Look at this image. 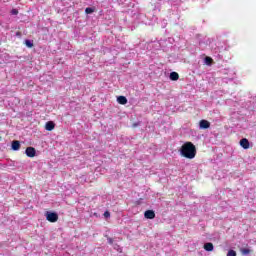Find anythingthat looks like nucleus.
Here are the masks:
<instances>
[{"instance_id":"nucleus-1","label":"nucleus","mask_w":256,"mask_h":256,"mask_svg":"<svg viewBox=\"0 0 256 256\" xmlns=\"http://www.w3.org/2000/svg\"><path fill=\"white\" fill-rule=\"evenodd\" d=\"M179 152L182 157H185V159H195L197 156V147H195L193 142H185L181 146Z\"/></svg>"},{"instance_id":"nucleus-2","label":"nucleus","mask_w":256,"mask_h":256,"mask_svg":"<svg viewBox=\"0 0 256 256\" xmlns=\"http://www.w3.org/2000/svg\"><path fill=\"white\" fill-rule=\"evenodd\" d=\"M45 217L49 223H57V221H59V214L56 212H46Z\"/></svg>"},{"instance_id":"nucleus-3","label":"nucleus","mask_w":256,"mask_h":256,"mask_svg":"<svg viewBox=\"0 0 256 256\" xmlns=\"http://www.w3.org/2000/svg\"><path fill=\"white\" fill-rule=\"evenodd\" d=\"M25 154L27 155V157L33 158L37 154V151L34 147H27L25 150Z\"/></svg>"},{"instance_id":"nucleus-4","label":"nucleus","mask_w":256,"mask_h":256,"mask_svg":"<svg viewBox=\"0 0 256 256\" xmlns=\"http://www.w3.org/2000/svg\"><path fill=\"white\" fill-rule=\"evenodd\" d=\"M199 127L200 129H209V127H211V122L207 120H200Z\"/></svg>"},{"instance_id":"nucleus-5","label":"nucleus","mask_w":256,"mask_h":256,"mask_svg":"<svg viewBox=\"0 0 256 256\" xmlns=\"http://www.w3.org/2000/svg\"><path fill=\"white\" fill-rule=\"evenodd\" d=\"M145 219H155V211L153 210H147L144 213Z\"/></svg>"},{"instance_id":"nucleus-6","label":"nucleus","mask_w":256,"mask_h":256,"mask_svg":"<svg viewBox=\"0 0 256 256\" xmlns=\"http://www.w3.org/2000/svg\"><path fill=\"white\" fill-rule=\"evenodd\" d=\"M12 149L13 151H19L21 149V142H19V140H14L12 142Z\"/></svg>"},{"instance_id":"nucleus-7","label":"nucleus","mask_w":256,"mask_h":256,"mask_svg":"<svg viewBox=\"0 0 256 256\" xmlns=\"http://www.w3.org/2000/svg\"><path fill=\"white\" fill-rule=\"evenodd\" d=\"M240 146L243 149H249V140L247 138H243L240 140Z\"/></svg>"},{"instance_id":"nucleus-8","label":"nucleus","mask_w":256,"mask_h":256,"mask_svg":"<svg viewBox=\"0 0 256 256\" xmlns=\"http://www.w3.org/2000/svg\"><path fill=\"white\" fill-rule=\"evenodd\" d=\"M45 129L46 131H53V129H55V122L53 121L47 122L45 125Z\"/></svg>"},{"instance_id":"nucleus-9","label":"nucleus","mask_w":256,"mask_h":256,"mask_svg":"<svg viewBox=\"0 0 256 256\" xmlns=\"http://www.w3.org/2000/svg\"><path fill=\"white\" fill-rule=\"evenodd\" d=\"M117 102L120 104V105H127V97L125 96H119L117 98Z\"/></svg>"},{"instance_id":"nucleus-10","label":"nucleus","mask_w":256,"mask_h":256,"mask_svg":"<svg viewBox=\"0 0 256 256\" xmlns=\"http://www.w3.org/2000/svg\"><path fill=\"white\" fill-rule=\"evenodd\" d=\"M170 80H171V81H179V73H177V72H171V73H170Z\"/></svg>"},{"instance_id":"nucleus-11","label":"nucleus","mask_w":256,"mask_h":256,"mask_svg":"<svg viewBox=\"0 0 256 256\" xmlns=\"http://www.w3.org/2000/svg\"><path fill=\"white\" fill-rule=\"evenodd\" d=\"M204 249H205V251H213V249H214L213 243L208 242V243L204 244Z\"/></svg>"},{"instance_id":"nucleus-12","label":"nucleus","mask_w":256,"mask_h":256,"mask_svg":"<svg viewBox=\"0 0 256 256\" xmlns=\"http://www.w3.org/2000/svg\"><path fill=\"white\" fill-rule=\"evenodd\" d=\"M95 12V9L91 8V7H87L85 9V14L86 15H91V13H94Z\"/></svg>"},{"instance_id":"nucleus-13","label":"nucleus","mask_w":256,"mask_h":256,"mask_svg":"<svg viewBox=\"0 0 256 256\" xmlns=\"http://www.w3.org/2000/svg\"><path fill=\"white\" fill-rule=\"evenodd\" d=\"M25 45L26 47H28L29 49H31L33 47V41L31 40H25Z\"/></svg>"},{"instance_id":"nucleus-14","label":"nucleus","mask_w":256,"mask_h":256,"mask_svg":"<svg viewBox=\"0 0 256 256\" xmlns=\"http://www.w3.org/2000/svg\"><path fill=\"white\" fill-rule=\"evenodd\" d=\"M241 253H242V255H249V253H251V250H250V249H247V248H243V249L241 250Z\"/></svg>"},{"instance_id":"nucleus-15","label":"nucleus","mask_w":256,"mask_h":256,"mask_svg":"<svg viewBox=\"0 0 256 256\" xmlns=\"http://www.w3.org/2000/svg\"><path fill=\"white\" fill-rule=\"evenodd\" d=\"M227 256H237V252L235 250H229Z\"/></svg>"},{"instance_id":"nucleus-16","label":"nucleus","mask_w":256,"mask_h":256,"mask_svg":"<svg viewBox=\"0 0 256 256\" xmlns=\"http://www.w3.org/2000/svg\"><path fill=\"white\" fill-rule=\"evenodd\" d=\"M205 61H206L207 65H211V63H213V58H211V57H206V58H205Z\"/></svg>"},{"instance_id":"nucleus-17","label":"nucleus","mask_w":256,"mask_h":256,"mask_svg":"<svg viewBox=\"0 0 256 256\" xmlns=\"http://www.w3.org/2000/svg\"><path fill=\"white\" fill-rule=\"evenodd\" d=\"M11 13H12V15H19V10L12 9Z\"/></svg>"},{"instance_id":"nucleus-18","label":"nucleus","mask_w":256,"mask_h":256,"mask_svg":"<svg viewBox=\"0 0 256 256\" xmlns=\"http://www.w3.org/2000/svg\"><path fill=\"white\" fill-rule=\"evenodd\" d=\"M104 217H111V213L109 211L104 212Z\"/></svg>"},{"instance_id":"nucleus-19","label":"nucleus","mask_w":256,"mask_h":256,"mask_svg":"<svg viewBox=\"0 0 256 256\" xmlns=\"http://www.w3.org/2000/svg\"><path fill=\"white\" fill-rule=\"evenodd\" d=\"M108 242L110 243V245H113V239L112 238H109Z\"/></svg>"}]
</instances>
